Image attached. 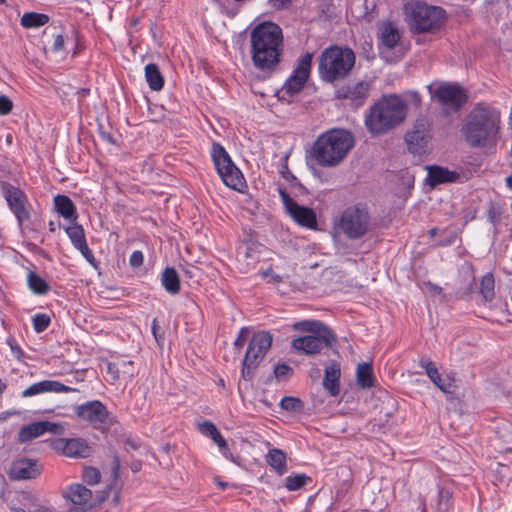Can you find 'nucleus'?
<instances>
[{
	"label": "nucleus",
	"instance_id": "25",
	"mask_svg": "<svg viewBox=\"0 0 512 512\" xmlns=\"http://www.w3.org/2000/svg\"><path fill=\"white\" fill-rule=\"evenodd\" d=\"M382 53L396 47L401 35L398 28L391 22L382 23L378 30Z\"/></svg>",
	"mask_w": 512,
	"mask_h": 512
},
{
	"label": "nucleus",
	"instance_id": "6",
	"mask_svg": "<svg viewBox=\"0 0 512 512\" xmlns=\"http://www.w3.org/2000/svg\"><path fill=\"white\" fill-rule=\"evenodd\" d=\"M405 10L409 25L418 32H427L439 28L445 18L444 9L421 2L407 4Z\"/></svg>",
	"mask_w": 512,
	"mask_h": 512
},
{
	"label": "nucleus",
	"instance_id": "15",
	"mask_svg": "<svg viewBox=\"0 0 512 512\" xmlns=\"http://www.w3.org/2000/svg\"><path fill=\"white\" fill-rule=\"evenodd\" d=\"M2 192L10 209L15 214L19 226L22 227L23 222L30 217L28 209L29 204L25 194L19 188L10 184H3Z\"/></svg>",
	"mask_w": 512,
	"mask_h": 512
},
{
	"label": "nucleus",
	"instance_id": "48",
	"mask_svg": "<svg viewBox=\"0 0 512 512\" xmlns=\"http://www.w3.org/2000/svg\"><path fill=\"white\" fill-rule=\"evenodd\" d=\"M120 470H121V462L117 455L113 456L112 459V466H111V472L113 481L116 482L120 476Z\"/></svg>",
	"mask_w": 512,
	"mask_h": 512
},
{
	"label": "nucleus",
	"instance_id": "51",
	"mask_svg": "<svg viewBox=\"0 0 512 512\" xmlns=\"http://www.w3.org/2000/svg\"><path fill=\"white\" fill-rule=\"evenodd\" d=\"M211 438L221 450L226 449V447H227L226 440L224 439V437L221 435V433L219 431L214 433V436H212Z\"/></svg>",
	"mask_w": 512,
	"mask_h": 512
},
{
	"label": "nucleus",
	"instance_id": "56",
	"mask_svg": "<svg viewBox=\"0 0 512 512\" xmlns=\"http://www.w3.org/2000/svg\"><path fill=\"white\" fill-rule=\"evenodd\" d=\"M75 41H76V47H75V50L73 51V56H75L83 48L82 44L80 43L78 35H75Z\"/></svg>",
	"mask_w": 512,
	"mask_h": 512
},
{
	"label": "nucleus",
	"instance_id": "30",
	"mask_svg": "<svg viewBox=\"0 0 512 512\" xmlns=\"http://www.w3.org/2000/svg\"><path fill=\"white\" fill-rule=\"evenodd\" d=\"M161 282L165 290L170 294L180 291V279L174 268L167 267L162 272Z\"/></svg>",
	"mask_w": 512,
	"mask_h": 512
},
{
	"label": "nucleus",
	"instance_id": "62",
	"mask_svg": "<svg viewBox=\"0 0 512 512\" xmlns=\"http://www.w3.org/2000/svg\"><path fill=\"white\" fill-rule=\"evenodd\" d=\"M130 366H132V362H124L122 364V368L125 369V368H129Z\"/></svg>",
	"mask_w": 512,
	"mask_h": 512
},
{
	"label": "nucleus",
	"instance_id": "10",
	"mask_svg": "<svg viewBox=\"0 0 512 512\" xmlns=\"http://www.w3.org/2000/svg\"><path fill=\"white\" fill-rule=\"evenodd\" d=\"M280 198L286 213L300 226L316 230L318 226L315 211L307 206L299 205L286 191L279 189Z\"/></svg>",
	"mask_w": 512,
	"mask_h": 512
},
{
	"label": "nucleus",
	"instance_id": "4",
	"mask_svg": "<svg viewBox=\"0 0 512 512\" xmlns=\"http://www.w3.org/2000/svg\"><path fill=\"white\" fill-rule=\"evenodd\" d=\"M354 146L353 135L344 129H332L320 135L312 146V157L323 167L339 165Z\"/></svg>",
	"mask_w": 512,
	"mask_h": 512
},
{
	"label": "nucleus",
	"instance_id": "1",
	"mask_svg": "<svg viewBox=\"0 0 512 512\" xmlns=\"http://www.w3.org/2000/svg\"><path fill=\"white\" fill-rule=\"evenodd\" d=\"M501 129V112L486 103L476 104L464 117L461 135L471 148L495 146Z\"/></svg>",
	"mask_w": 512,
	"mask_h": 512
},
{
	"label": "nucleus",
	"instance_id": "38",
	"mask_svg": "<svg viewBox=\"0 0 512 512\" xmlns=\"http://www.w3.org/2000/svg\"><path fill=\"white\" fill-rule=\"evenodd\" d=\"M307 480H308V477L304 474L289 476L285 480L286 481L285 487L289 491H295V490L302 488L305 485Z\"/></svg>",
	"mask_w": 512,
	"mask_h": 512
},
{
	"label": "nucleus",
	"instance_id": "32",
	"mask_svg": "<svg viewBox=\"0 0 512 512\" xmlns=\"http://www.w3.org/2000/svg\"><path fill=\"white\" fill-rule=\"evenodd\" d=\"M357 384L362 388H370L374 385V376L372 365L370 363H360L356 369Z\"/></svg>",
	"mask_w": 512,
	"mask_h": 512
},
{
	"label": "nucleus",
	"instance_id": "50",
	"mask_svg": "<svg viewBox=\"0 0 512 512\" xmlns=\"http://www.w3.org/2000/svg\"><path fill=\"white\" fill-rule=\"evenodd\" d=\"M143 254L140 251H134L130 256V264L133 267H139L143 264Z\"/></svg>",
	"mask_w": 512,
	"mask_h": 512
},
{
	"label": "nucleus",
	"instance_id": "59",
	"mask_svg": "<svg viewBox=\"0 0 512 512\" xmlns=\"http://www.w3.org/2000/svg\"><path fill=\"white\" fill-rule=\"evenodd\" d=\"M215 482L222 489H225L226 487H228V483H226V482L220 481L218 479H215Z\"/></svg>",
	"mask_w": 512,
	"mask_h": 512
},
{
	"label": "nucleus",
	"instance_id": "47",
	"mask_svg": "<svg viewBox=\"0 0 512 512\" xmlns=\"http://www.w3.org/2000/svg\"><path fill=\"white\" fill-rule=\"evenodd\" d=\"M424 289L427 293H429L431 296H434V297H443V293H442V288L439 287L438 285L436 284H433V283H430V282H427V283H424Z\"/></svg>",
	"mask_w": 512,
	"mask_h": 512
},
{
	"label": "nucleus",
	"instance_id": "19",
	"mask_svg": "<svg viewBox=\"0 0 512 512\" xmlns=\"http://www.w3.org/2000/svg\"><path fill=\"white\" fill-rule=\"evenodd\" d=\"M429 125L425 120H418L413 128L405 136L409 150L413 153L419 152L429 141Z\"/></svg>",
	"mask_w": 512,
	"mask_h": 512
},
{
	"label": "nucleus",
	"instance_id": "11",
	"mask_svg": "<svg viewBox=\"0 0 512 512\" xmlns=\"http://www.w3.org/2000/svg\"><path fill=\"white\" fill-rule=\"evenodd\" d=\"M428 90L433 98H436L441 104L458 110L466 101L463 90L452 84L432 83Z\"/></svg>",
	"mask_w": 512,
	"mask_h": 512
},
{
	"label": "nucleus",
	"instance_id": "45",
	"mask_svg": "<svg viewBox=\"0 0 512 512\" xmlns=\"http://www.w3.org/2000/svg\"><path fill=\"white\" fill-rule=\"evenodd\" d=\"M13 108L12 101L6 96H0V114L6 115L10 113Z\"/></svg>",
	"mask_w": 512,
	"mask_h": 512
},
{
	"label": "nucleus",
	"instance_id": "60",
	"mask_svg": "<svg viewBox=\"0 0 512 512\" xmlns=\"http://www.w3.org/2000/svg\"><path fill=\"white\" fill-rule=\"evenodd\" d=\"M156 331H157V323H156V320H154L153 324H152V332L154 334V337L157 339Z\"/></svg>",
	"mask_w": 512,
	"mask_h": 512
},
{
	"label": "nucleus",
	"instance_id": "46",
	"mask_svg": "<svg viewBox=\"0 0 512 512\" xmlns=\"http://www.w3.org/2000/svg\"><path fill=\"white\" fill-rule=\"evenodd\" d=\"M248 335H249V329L246 328V327H243L240 330V332L238 334V337L234 341V346L236 348H238V349H241L244 346V344H245V342L247 340Z\"/></svg>",
	"mask_w": 512,
	"mask_h": 512
},
{
	"label": "nucleus",
	"instance_id": "7",
	"mask_svg": "<svg viewBox=\"0 0 512 512\" xmlns=\"http://www.w3.org/2000/svg\"><path fill=\"white\" fill-rule=\"evenodd\" d=\"M370 217L365 210L349 207L334 223L336 234H344L349 239L362 238L369 230Z\"/></svg>",
	"mask_w": 512,
	"mask_h": 512
},
{
	"label": "nucleus",
	"instance_id": "26",
	"mask_svg": "<svg viewBox=\"0 0 512 512\" xmlns=\"http://www.w3.org/2000/svg\"><path fill=\"white\" fill-rule=\"evenodd\" d=\"M340 376L341 369L339 364L331 362L326 366L323 386L333 397L337 396L340 392Z\"/></svg>",
	"mask_w": 512,
	"mask_h": 512
},
{
	"label": "nucleus",
	"instance_id": "41",
	"mask_svg": "<svg viewBox=\"0 0 512 512\" xmlns=\"http://www.w3.org/2000/svg\"><path fill=\"white\" fill-rule=\"evenodd\" d=\"M44 433L50 432L56 435H62L65 432V427L61 423H54L49 421H42Z\"/></svg>",
	"mask_w": 512,
	"mask_h": 512
},
{
	"label": "nucleus",
	"instance_id": "9",
	"mask_svg": "<svg viewBox=\"0 0 512 512\" xmlns=\"http://www.w3.org/2000/svg\"><path fill=\"white\" fill-rule=\"evenodd\" d=\"M272 335L267 331H259L251 338L242 364V377L252 378L254 370L264 359L272 344Z\"/></svg>",
	"mask_w": 512,
	"mask_h": 512
},
{
	"label": "nucleus",
	"instance_id": "23",
	"mask_svg": "<svg viewBox=\"0 0 512 512\" xmlns=\"http://www.w3.org/2000/svg\"><path fill=\"white\" fill-rule=\"evenodd\" d=\"M427 169V182L432 187L443 183L457 182L461 176L459 172L441 166H428Z\"/></svg>",
	"mask_w": 512,
	"mask_h": 512
},
{
	"label": "nucleus",
	"instance_id": "29",
	"mask_svg": "<svg viewBox=\"0 0 512 512\" xmlns=\"http://www.w3.org/2000/svg\"><path fill=\"white\" fill-rule=\"evenodd\" d=\"M42 421L23 426L18 433L19 443H26L44 434Z\"/></svg>",
	"mask_w": 512,
	"mask_h": 512
},
{
	"label": "nucleus",
	"instance_id": "27",
	"mask_svg": "<svg viewBox=\"0 0 512 512\" xmlns=\"http://www.w3.org/2000/svg\"><path fill=\"white\" fill-rule=\"evenodd\" d=\"M54 205L56 211L65 219H77L76 207L68 196L57 195L54 198Z\"/></svg>",
	"mask_w": 512,
	"mask_h": 512
},
{
	"label": "nucleus",
	"instance_id": "14",
	"mask_svg": "<svg viewBox=\"0 0 512 512\" xmlns=\"http://www.w3.org/2000/svg\"><path fill=\"white\" fill-rule=\"evenodd\" d=\"M312 59V53H306L303 57L300 58L293 74L285 82L280 92L286 93L288 95H294L303 89L310 74Z\"/></svg>",
	"mask_w": 512,
	"mask_h": 512
},
{
	"label": "nucleus",
	"instance_id": "53",
	"mask_svg": "<svg viewBox=\"0 0 512 512\" xmlns=\"http://www.w3.org/2000/svg\"><path fill=\"white\" fill-rule=\"evenodd\" d=\"M272 6L276 7V8H282L284 7L286 4L290 3L291 0H270Z\"/></svg>",
	"mask_w": 512,
	"mask_h": 512
},
{
	"label": "nucleus",
	"instance_id": "21",
	"mask_svg": "<svg viewBox=\"0 0 512 512\" xmlns=\"http://www.w3.org/2000/svg\"><path fill=\"white\" fill-rule=\"evenodd\" d=\"M420 365L425 368L430 380L444 393H452L455 388L453 377L446 375L442 377L435 364L430 360H421Z\"/></svg>",
	"mask_w": 512,
	"mask_h": 512
},
{
	"label": "nucleus",
	"instance_id": "40",
	"mask_svg": "<svg viewBox=\"0 0 512 512\" xmlns=\"http://www.w3.org/2000/svg\"><path fill=\"white\" fill-rule=\"evenodd\" d=\"M50 322V317L47 314H37L33 317V326L38 333L46 330Z\"/></svg>",
	"mask_w": 512,
	"mask_h": 512
},
{
	"label": "nucleus",
	"instance_id": "64",
	"mask_svg": "<svg viewBox=\"0 0 512 512\" xmlns=\"http://www.w3.org/2000/svg\"><path fill=\"white\" fill-rule=\"evenodd\" d=\"M49 226H50V231L54 232V231H55L54 223H53V222H50V223H49Z\"/></svg>",
	"mask_w": 512,
	"mask_h": 512
},
{
	"label": "nucleus",
	"instance_id": "35",
	"mask_svg": "<svg viewBox=\"0 0 512 512\" xmlns=\"http://www.w3.org/2000/svg\"><path fill=\"white\" fill-rule=\"evenodd\" d=\"M28 284L30 289L37 294H45L49 291L47 282L33 272L28 275Z\"/></svg>",
	"mask_w": 512,
	"mask_h": 512
},
{
	"label": "nucleus",
	"instance_id": "63",
	"mask_svg": "<svg viewBox=\"0 0 512 512\" xmlns=\"http://www.w3.org/2000/svg\"><path fill=\"white\" fill-rule=\"evenodd\" d=\"M122 372H123L124 374H127V378H128V379H131V378L133 377V372H126V371H124V370H122Z\"/></svg>",
	"mask_w": 512,
	"mask_h": 512
},
{
	"label": "nucleus",
	"instance_id": "8",
	"mask_svg": "<svg viewBox=\"0 0 512 512\" xmlns=\"http://www.w3.org/2000/svg\"><path fill=\"white\" fill-rule=\"evenodd\" d=\"M211 156L217 173L224 184L234 190L242 191L245 187L244 177L234 165L226 150L220 144L214 143Z\"/></svg>",
	"mask_w": 512,
	"mask_h": 512
},
{
	"label": "nucleus",
	"instance_id": "5",
	"mask_svg": "<svg viewBox=\"0 0 512 512\" xmlns=\"http://www.w3.org/2000/svg\"><path fill=\"white\" fill-rule=\"evenodd\" d=\"M355 54L350 48L331 46L326 48L319 59V72L323 80L333 82L345 77L353 68Z\"/></svg>",
	"mask_w": 512,
	"mask_h": 512
},
{
	"label": "nucleus",
	"instance_id": "28",
	"mask_svg": "<svg viewBox=\"0 0 512 512\" xmlns=\"http://www.w3.org/2000/svg\"><path fill=\"white\" fill-rule=\"evenodd\" d=\"M268 465L274 469L279 475H283L287 471L286 454L277 448L269 450L266 455Z\"/></svg>",
	"mask_w": 512,
	"mask_h": 512
},
{
	"label": "nucleus",
	"instance_id": "17",
	"mask_svg": "<svg viewBox=\"0 0 512 512\" xmlns=\"http://www.w3.org/2000/svg\"><path fill=\"white\" fill-rule=\"evenodd\" d=\"M334 341L333 335L329 330L316 334L299 337L292 342L293 348L304 354H316L324 346H330Z\"/></svg>",
	"mask_w": 512,
	"mask_h": 512
},
{
	"label": "nucleus",
	"instance_id": "34",
	"mask_svg": "<svg viewBox=\"0 0 512 512\" xmlns=\"http://www.w3.org/2000/svg\"><path fill=\"white\" fill-rule=\"evenodd\" d=\"M495 280L491 273L483 276L480 283V293L486 301H491L494 296Z\"/></svg>",
	"mask_w": 512,
	"mask_h": 512
},
{
	"label": "nucleus",
	"instance_id": "54",
	"mask_svg": "<svg viewBox=\"0 0 512 512\" xmlns=\"http://www.w3.org/2000/svg\"><path fill=\"white\" fill-rule=\"evenodd\" d=\"M282 174L287 181L294 182L297 180L296 177L287 168L286 171L282 172Z\"/></svg>",
	"mask_w": 512,
	"mask_h": 512
},
{
	"label": "nucleus",
	"instance_id": "2",
	"mask_svg": "<svg viewBox=\"0 0 512 512\" xmlns=\"http://www.w3.org/2000/svg\"><path fill=\"white\" fill-rule=\"evenodd\" d=\"M284 52L282 29L273 22L258 24L251 32V57L254 66L264 72L273 71Z\"/></svg>",
	"mask_w": 512,
	"mask_h": 512
},
{
	"label": "nucleus",
	"instance_id": "42",
	"mask_svg": "<svg viewBox=\"0 0 512 512\" xmlns=\"http://www.w3.org/2000/svg\"><path fill=\"white\" fill-rule=\"evenodd\" d=\"M64 37L61 34H58L54 37V41L52 46L49 49H45V53L52 52L55 54L63 53L64 51Z\"/></svg>",
	"mask_w": 512,
	"mask_h": 512
},
{
	"label": "nucleus",
	"instance_id": "24",
	"mask_svg": "<svg viewBox=\"0 0 512 512\" xmlns=\"http://www.w3.org/2000/svg\"><path fill=\"white\" fill-rule=\"evenodd\" d=\"M65 230L74 247L81 252L85 259L92 263L94 257L86 243L85 234L82 226L78 224H73L67 227Z\"/></svg>",
	"mask_w": 512,
	"mask_h": 512
},
{
	"label": "nucleus",
	"instance_id": "37",
	"mask_svg": "<svg viewBox=\"0 0 512 512\" xmlns=\"http://www.w3.org/2000/svg\"><path fill=\"white\" fill-rule=\"evenodd\" d=\"M101 473L100 471L93 466H85L82 471V479L83 481L91 486L97 485L101 481Z\"/></svg>",
	"mask_w": 512,
	"mask_h": 512
},
{
	"label": "nucleus",
	"instance_id": "36",
	"mask_svg": "<svg viewBox=\"0 0 512 512\" xmlns=\"http://www.w3.org/2000/svg\"><path fill=\"white\" fill-rule=\"evenodd\" d=\"M294 329L297 331H308L312 334L320 333L323 331H327V327H325L320 322L316 321H301L294 324Z\"/></svg>",
	"mask_w": 512,
	"mask_h": 512
},
{
	"label": "nucleus",
	"instance_id": "12",
	"mask_svg": "<svg viewBox=\"0 0 512 512\" xmlns=\"http://www.w3.org/2000/svg\"><path fill=\"white\" fill-rule=\"evenodd\" d=\"M62 496L69 503L67 512H87L93 507L92 491L82 484L68 486Z\"/></svg>",
	"mask_w": 512,
	"mask_h": 512
},
{
	"label": "nucleus",
	"instance_id": "16",
	"mask_svg": "<svg viewBox=\"0 0 512 512\" xmlns=\"http://www.w3.org/2000/svg\"><path fill=\"white\" fill-rule=\"evenodd\" d=\"M77 417L90 423L95 428H101L107 424L109 413L100 401H90L75 407Z\"/></svg>",
	"mask_w": 512,
	"mask_h": 512
},
{
	"label": "nucleus",
	"instance_id": "39",
	"mask_svg": "<svg viewBox=\"0 0 512 512\" xmlns=\"http://www.w3.org/2000/svg\"><path fill=\"white\" fill-rule=\"evenodd\" d=\"M280 405L287 411H300L303 408L302 401L295 397H284Z\"/></svg>",
	"mask_w": 512,
	"mask_h": 512
},
{
	"label": "nucleus",
	"instance_id": "33",
	"mask_svg": "<svg viewBox=\"0 0 512 512\" xmlns=\"http://www.w3.org/2000/svg\"><path fill=\"white\" fill-rule=\"evenodd\" d=\"M49 17L46 14L28 12L23 14L20 23L25 28H37L48 23Z\"/></svg>",
	"mask_w": 512,
	"mask_h": 512
},
{
	"label": "nucleus",
	"instance_id": "57",
	"mask_svg": "<svg viewBox=\"0 0 512 512\" xmlns=\"http://www.w3.org/2000/svg\"><path fill=\"white\" fill-rule=\"evenodd\" d=\"M140 469H141V463H140V462H134V463H132V465H131V470H132L134 473H136V472L140 471Z\"/></svg>",
	"mask_w": 512,
	"mask_h": 512
},
{
	"label": "nucleus",
	"instance_id": "13",
	"mask_svg": "<svg viewBox=\"0 0 512 512\" xmlns=\"http://www.w3.org/2000/svg\"><path fill=\"white\" fill-rule=\"evenodd\" d=\"M51 446L56 453L69 458H88L93 454V447L82 438H58Z\"/></svg>",
	"mask_w": 512,
	"mask_h": 512
},
{
	"label": "nucleus",
	"instance_id": "22",
	"mask_svg": "<svg viewBox=\"0 0 512 512\" xmlns=\"http://www.w3.org/2000/svg\"><path fill=\"white\" fill-rule=\"evenodd\" d=\"M76 389L66 386L58 381L44 380L32 384L30 387L22 392V397H31L46 392L62 393V392H74Z\"/></svg>",
	"mask_w": 512,
	"mask_h": 512
},
{
	"label": "nucleus",
	"instance_id": "52",
	"mask_svg": "<svg viewBox=\"0 0 512 512\" xmlns=\"http://www.w3.org/2000/svg\"><path fill=\"white\" fill-rule=\"evenodd\" d=\"M107 370H108V373L111 375L113 380H118L119 379V377H120L119 376L120 370L115 365L108 364Z\"/></svg>",
	"mask_w": 512,
	"mask_h": 512
},
{
	"label": "nucleus",
	"instance_id": "58",
	"mask_svg": "<svg viewBox=\"0 0 512 512\" xmlns=\"http://www.w3.org/2000/svg\"><path fill=\"white\" fill-rule=\"evenodd\" d=\"M11 349L13 353L17 356V358H20L22 356V351L20 350V348H16L13 345H11Z\"/></svg>",
	"mask_w": 512,
	"mask_h": 512
},
{
	"label": "nucleus",
	"instance_id": "20",
	"mask_svg": "<svg viewBox=\"0 0 512 512\" xmlns=\"http://www.w3.org/2000/svg\"><path fill=\"white\" fill-rule=\"evenodd\" d=\"M40 474V467L32 459L22 458L13 462L9 476L12 479L24 480L32 479Z\"/></svg>",
	"mask_w": 512,
	"mask_h": 512
},
{
	"label": "nucleus",
	"instance_id": "31",
	"mask_svg": "<svg viewBox=\"0 0 512 512\" xmlns=\"http://www.w3.org/2000/svg\"><path fill=\"white\" fill-rule=\"evenodd\" d=\"M145 78L152 90L159 91L163 88L164 78L156 64L150 63L146 65Z\"/></svg>",
	"mask_w": 512,
	"mask_h": 512
},
{
	"label": "nucleus",
	"instance_id": "61",
	"mask_svg": "<svg viewBox=\"0 0 512 512\" xmlns=\"http://www.w3.org/2000/svg\"><path fill=\"white\" fill-rule=\"evenodd\" d=\"M507 186L512 189V175L506 178Z\"/></svg>",
	"mask_w": 512,
	"mask_h": 512
},
{
	"label": "nucleus",
	"instance_id": "3",
	"mask_svg": "<svg viewBox=\"0 0 512 512\" xmlns=\"http://www.w3.org/2000/svg\"><path fill=\"white\" fill-rule=\"evenodd\" d=\"M406 115L405 102L397 95H386L369 108L364 123L372 135H383L399 126Z\"/></svg>",
	"mask_w": 512,
	"mask_h": 512
},
{
	"label": "nucleus",
	"instance_id": "43",
	"mask_svg": "<svg viewBox=\"0 0 512 512\" xmlns=\"http://www.w3.org/2000/svg\"><path fill=\"white\" fill-rule=\"evenodd\" d=\"M198 429L203 435L208 436L210 438L214 436V433L218 431L216 426L210 421H205L199 424Z\"/></svg>",
	"mask_w": 512,
	"mask_h": 512
},
{
	"label": "nucleus",
	"instance_id": "18",
	"mask_svg": "<svg viewBox=\"0 0 512 512\" xmlns=\"http://www.w3.org/2000/svg\"><path fill=\"white\" fill-rule=\"evenodd\" d=\"M370 83L368 81H360L357 83L341 86L336 91L338 99H345L352 105L361 106L369 95Z\"/></svg>",
	"mask_w": 512,
	"mask_h": 512
},
{
	"label": "nucleus",
	"instance_id": "44",
	"mask_svg": "<svg viewBox=\"0 0 512 512\" xmlns=\"http://www.w3.org/2000/svg\"><path fill=\"white\" fill-rule=\"evenodd\" d=\"M260 274L269 283H280L283 281V277L276 274L271 268L262 271Z\"/></svg>",
	"mask_w": 512,
	"mask_h": 512
},
{
	"label": "nucleus",
	"instance_id": "49",
	"mask_svg": "<svg viewBox=\"0 0 512 512\" xmlns=\"http://www.w3.org/2000/svg\"><path fill=\"white\" fill-rule=\"evenodd\" d=\"M291 371H292L291 367L286 364H279L274 369V373L277 378L286 377L291 373Z\"/></svg>",
	"mask_w": 512,
	"mask_h": 512
},
{
	"label": "nucleus",
	"instance_id": "55",
	"mask_svg": "<svg viewBox=\"0 0 512 512\" xmlns=\"http://www.w3.org/2000/svg\"><path fill=\"white\" fill-rule=\"evenodd\" d=\"M449 497H450V495H449L448 491H443V490H440V491H439V499H440V503H441L442 501L447 502V501L449 500Z\"/></svg>",
	"mask_w": 512,
	"mask_h": 512
}]
</instances>
